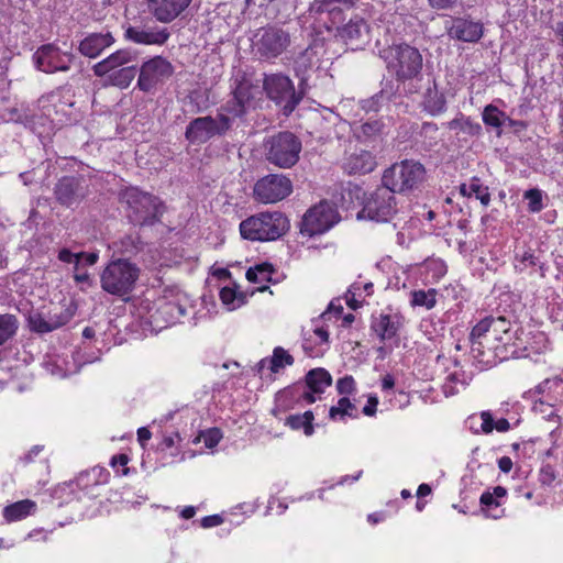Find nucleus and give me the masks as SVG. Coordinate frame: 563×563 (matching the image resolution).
I'll use <instances>...</instances> for the list:
<instances>
[{"label": "nucleus", "instance_id": "f257e3e1", "mask_svg": "<svg viewBox=\"0 0 563 563\" xmlns=\"http://www.w3.org/2000/svg\"><path fill=\"white\" fill-rule=\"evenodd\" d=\"M520 328L506 317L488 316L473 327V335L484 336L486 344L494 343L501 360L519 358L523 355Z\"/></svg>", "mask_w": 563, "mask_h": 563}, {"label": "nucleus", "instance_id": "f03ea898", "mask_svg": "<svg viewBox=\"0 0 563 563\" xmlns=\"http://www.w3.org/2000/svg\"><path fill=\"white\" fill-rule=\"evenodd\" d=\"M387 70L398 82L420 79L423 69L421 52L407 43L393 44L380 52Z\"/></svg>", "mask_w": 563, "mask_h": 563}, {"label": "nucleus", "instance_id": "7ed1b4c3", "mask_svg": "<svg viewBox=\"0 0 563 563\" xmlns=\"http://www.w3.org/2000/svg\"><path fill=\"white\" fill-rule=\"evenodd\" d=\"M289 230L288 218L279 211H265L240 223L241 236L250 241H275Z\"/></svg>", "mask_w": 563, "mask_h": 563}, {"label": "nucleus", "instance_id": "20e7f679", "mask_svg": "<svg viewBox=\"0 0 563 563\" xmlns=\"http://www.w3.org/2000/svg\"><path fill=\"white\" fill-rule=\"evenodd\" d=\"M122 200L128 205V218L134 225L151 227L161 221L164 205L152 194L131 187L122 192Z\"/></svg>", "mask_w": 563, "mask_h": 563}, {"label": "nucleus", "instance_id": "39448f33", "mask_svg": "<svg viewBox=\"0 0 563 563\" xmlns=\"http://www.w3.org/2000/svg\"><path fill=\"white\" fill-rule=\"evenodd\" d=\"M64 92H70L67 87H60L55 91H52L38 99L41 111L27 117L25 125L31 129L38 137H49L56 128V122H60L62 119L57 118L59 112L66 114L65 107H71L73 102H63L58 107L57 102L60 101Z\"/></svg>", "mask_w": 563, "mask_h": 563}, {"label": "nucleus", "instance_id": "423d86ee", "mask_svg": "<svg viewBox=\"0 0 563 563\" xmlns=\"http://www.w3.org/2000/svg\"><path fill=\"white\" fill-rule=\"evenodd\" d=\"M426 180L424 166L413 159H404L387 168L382 177L383 185L394 194H410L418 190Z\"/></svg>", "mask_w": 563, "mask_h": 563}, {"label": "nucleus", "instance_id": "0eeeda50", "mask_svg": "<svg viewBox=\"0 0 563 563\" xmlns=\"http://www.w3.org/2000/svg\"><path fill=\"white\" fill-rule=\"evenodd\" d=\"M263 148L265 159L269 164L279 168H290L299 161L302 143L292 132L284 131L266 137Z\"/></svg>", "mask_w": 563, "mask_h": 563}, {"label": "nucleus", "instance_id": "6e6552de", "mask_svg": "<svg viewBox=\"0 0 563 563\" xmlns=\"http://www.w3.org/2000/svg\"><path fill=\"white\" fill-rule=\"evenodd\" d=\"M140 276V268L126 258L111 261L100 275L101 288L114 296L130 294Z\"/></svg>", "mask_w": 563, "mask_h": 563}, {"label": "nucleus", "instance_id": "1a4fd4ad", "mask_svg": "<svg viewBox=\"0 0 563 563\" xmlns=\"http://www.w3.org/2000/svg\"><path fill=\"white\" fill-rule=\"evenodd\" d=\"M397 213L395 194L385 185L376 188L364 200L357 219H368L376 222H388Z\"/></svg>", "mask_w": 563, "mask_h": 563}, {"label": "nucleus", "instance_id": "9d476101", "mask_svg": "<svg viewBox=\"0 0 563 563\" xmlns=\"http://www.w3.org/2000/svg\"><path fill=\"white\" fill-rule=\"evenodd\" d=\"M263 88L267 97L282 109L285 115H289L301 100L291 79L283 74L265 75Z\"/></svg>", "mask_w": 563, "mask_h": 563}, {"label": "nucleus", "instance_id": "9b49d317", "mask_svg": "<svg viewBox=\"0 0 563 563\" xmlns=\"http://www.w3.org/2000/svg\"><path fill=\"white\" fill-rule=\"evenodd\" d=\"M340 219L333 203L321 201L305 213L301 221V232L309 236L322 234L334 227Z\"/></svg>", "mask_w": 563, "mask_h": 563}, {"label": "nucleus", "instance_id": "f8f14e48", "mask_svg": "<svg viewBox=\"0 0 563 563\" xmlns=\"http://www.w3.org/2000/svg\"><path fill=\"white\" fill-rule=\"evenodd\" d=\"M292 191L291 180L282 174H269L260 178L253 188L254 199L262 203H276Z\"/></svg>", "mask_w": 563, "mask_h": 563}, {"label": "nucleus", "instance_id": "ddd939ff", "mask_svg": "<svg viewBox=\"0 0 563 563\" xmlns=\"http://www.w3.org/2000/svg\"><path fill=\"white\" fill-rule=\"evenodd\" d=\"M228 132V120L218 117H199L189 122L186 126L185 137L191 144H205L214 136L225 135Z\"/></svg>", "mask_w": 563, "mask_h": 563}, {"label": "nucleus", "instance_id": "4468645a", "mask_svg": "<svg viewBox=\"0 0 563 563\" xmlns=\"http://www.w3.org/2000/svg\"><path fill=\"white\" fill-rule=\"evenodd\" d=\"M73 59L71 53L63 52L54 44H44L33 54L36 69L46 74L69 70Z\"/></svg>", "mask_w": 563, "mask_h": 563}, {"label": "nucleus", "instance_id": "2eb2a0df", "mask_svg": "<svg viewBox=\"0 0 563 563\" xmlns=\"http://www.w3.org/2000/svg\"><path fill=\"white\" fill-rule=\"evenodd\" d=\"M88 194V185L84 176H64L54 187L57 202L66 208L78 206Z\"/></svg>", "mask_w": 563, "mask_h": 563}, {"label": "nucleus", "instance_id": "dca6fc26", "mask_svg": "<svg viewBox=\"0 0 563 563\" xmlns=\"http://www.w3.org/2000/svg\"><path fill=\"white\" fill-rule=\"evenodd\" d=\"M174 73L173 65L162 56H155L143 63L140 68L137 87L144 92L151 91L155 86Z\"/></svg>", "mask_w": 563, "mask_h": 563}, {"label": "nucleus", "instance_id": "f3484780", "mask_svg": "<svg viewBox=\"0 0 563 563\" xmlns=\"http://www.w3.org/2000/svg\"><path fill=\"white\" fill-rule=\"evenodd\" d=\"M360 0H314L310 5V12L318 14L320 20H329L333 26L344 22L349 11L354 9Z\"/></svg>", "mask_w": 563, "mask_h": 563}, {"label": "nucleus", "instance_id": "a211bd4d", "mask_svg": "<svg viewBox=\"0 0 563 563\" xmlns=\"http://www.w3.org/2000/svg\"><path fill=\"white\" fill-rule=\"evenodd\" d=\"M289 42L287 32L271 26L262 31L254 47L260 57L271 59L279 56L287 48Z\"/></svg>", "mask_w": 563, "mask_h": 563}, {"label": "nucleus", "instance_id": "6ab92c4d", "mask_svg": "<svg viewBox=\"0 0 563 563\" xmlns=\"http://www.w3.org/2000/svg\"><path fill=\"white\" fill-rule=\"evenodd\" d=\"M251 102V88L247 85L240 84L232 92V98L222 104L217 113L218 119L228 120V131L231 130L235 119H242Z\"/></svg>", "mask_w": 563, "mask_h": 563}, {"label": "nucleus", "instance_id": "aec40b11", "mask_svg": "<svg viewBox=\"0 0 563 563\" xmlns=\"http://www.w3.org/2000/svg\"><path fill=\"white\" fill-rule=\"evenodd\" d=\"M446 32L452 40L476 43L484 35V25L481 21L474 20L470 15L455 16L452 18L450 25L446 26Z\"/></svg>", "mask_w": 563, "mask_h": 563}, {"label": "nucleus", "instance_id": "412c9836", "mask_svg": "<svg viewBox=\"0 0 563 563\" xmlns=\"http://www.w3.org/2000/svg\"><path fill=\"white\" fill-rule=\"evenodd\" d=\"M471 355L473 363L479 371H485L504 362L499 356V350H496L495 344H486L484 336L473 335V330L470 333Z\"/></svg>", "mask_w": 563, "mask_h": 563}, {"label": "nucleus", "instance_id": "4be33fe9", "mask_svg": "<svg viewBox=\"0 0 563 563\" xmlns=\"http://www.w3.org/2000/svg\"><path fill=\"white\" fill-rule=\"evenodd\" d=\"M339 33L353 49L362 47L369 41V26L366 21L358 15H351L349 22L339 29Z\"/></svg>", "mask_w": 563, "mask_h": 563}, {"label": "nucleus", "instance_id": "5701e85b", "mask_svg": "<svg viewBox=\"0 0 563 563\" xmlns=\"http://www.w3.org/2000/svg\"><path fill=\"white\" fill-rule=\"evenodd\" d=\"M170 33L167 29L139 26H129L125 30V37L136 44L142 45H163L169 38Z\"/></svg>", "mask_w": 563, "mask_h": 563}, {"label": "nucleus", "instance_id": "b1692460", "mask_svg": "<svg viewBox=\"0 0 563 563\" xmlns=\"http://www.w3.org/2000/svg\"><path fill=\"white\" fill-rule=\"evenodd\" d=\"M137 58L136 52L132 48H122L109 55L93 66V73L98 77H103L109 71L130 66Z\"/></svg>", "mask_w": 563, "mask_h": 563}, {"label": "nucleus", "instance_id": "393cba45", "mask_svg": "<svg viewBox=\"0 0 563 563\" xmlns=\"http://www.w3.org/2000/svg\"><path fill=\"white\" fill-rule=\"evenodd\" d=\"M192 0H162L152 10L153 16L161 23H170L179 18L191 4Z\"/></svg>", "mask_w": 563, "mask_h": 563}, {"label": "nucleus", "instance_id": "a878e982", "mask_svg": "<svg viewBox=\"0 0 563 563\" xmlns=\"http://www.w3.org/2000/svg\"><path fill=\"white\" fill-rule=\"evenodd\" d=\"M294 362V356L282 346H276L271 357H264L256 363L254 371L260 376H263L265 368H268L273 374H277L286 366H291Z\"/></svg>", "mask_w": 563, "mask_h": 563}, {"label": "nucleus", "instance_id": "bb28decb", "mask_svg": "<svg viewBox=\"0 0 563 563\" xmlns=\"http://www.w3.org/2000/svg\"><path fill=\"white\" fill-rule=\"evenodd\" d=\"M114 43L110 32L90 33L79 43V52L89 58L98 57L106 48Z\"/></svg>", "mask_w": 563, "mask_h": 563}, {"label": "nucleus", "instance_id": "cd10ccee", "mask_svg": "<svg viewBox=\"0 0 563 563\" xmlns=\"http://www.w3.org/2000/svg\"><path fill=\"white\" fill-rule=\"evenodd\" d=\"M371 328L382 342L390 340L398 333L400 317L382 312L378 316H373Z\"/></svg>", "mask_w": 563, "mask_h": 563}, {"label": "nucleus", "instance_id": "c85d7f7f", "mask_svg": "<svg viewBox=\"0 0 563 563\" xmlns=\"http://www.w3.org/2000/svg\"><path fill=\"white\" fill-rule=\"evenodd\" d=\"M514 268L517 273H523L528 268H534L539 272L541 277L545 276L547 271L545 264L541 262L540 257L530 247L525 249L522 252L517 251L515 253Z\"/></svg>", "mask_w": 563, "mask_h": 563}, {"label": "nucleus", "instance_id": "c756f323", "mask_svg": "<svg viewBox=\"0 0 563 563\" xmlns=\"http://www.w3.org/2000/svg\"><path fill=\"white\" fill-rule=\"evenodd\" d=\"M376 166L375 157L368 151L353 153L346 158L344 168L349 174H367Z\"/></svg>", "mask_w": 563, "mask_h": 563}, {"label": "nucleus", "instance_id": "7c9ffc66", "mask_svg": "<svg viewBox=\"0 0 563 563\" xmlns=\"http://www.w3.org/2000/svg\"><path fill=\"white\" fill-rule=\"evenodd\" d=\"M422 106L424 111L432 117H437L445 112L446 99L445 96L438 90L435 81L433 82V87H429L426 90Z\"/></svg>", "mask_w": 563, "mask_h": 563}, {"label": "nucleus", "instance_id": "2f4dec72", "mask_svg": "<svg viewBox=\"0 0 563 563\" xmlns=\"http://www.w3.org/2000/svg\"><path fill=\"white\" fill-rule=\"evenodd\" d=\"M332 377L324 368H313L306 375V387L317 394H323L325 388L331 386Z\"/></svg>", "mask_w": 563, "mask_h": 563}, {"label": "nucleus", "instance_id": "473e14b6", "mask_svg": "<svg viewBox=\"0 0 563 563\" xmlns=\"http://www.w3.org/2000/svg\"><path fill=\"white\" fill-rule=\"evenodd\" d=\"M137 68L135 65L121 67L107 73V84L120 89L128 88L135 78Z\"/></svg>", "mask_w": 563, "mask_h": 563}, {"label": "nucleus", "instance_id": "72a5a7b5", "mask_svg": "<svg viewBox=\"0 0 563 563\" xmlns=\"http://www.w3.org/2000/svg\"><path fill=\"white\" fill-rule=\"evenodd\" d=\"M143 242L139 234H126L113 243L114 252L126 257H132L143 250Z\"/></svg>", "mask_w": 563, "mask_h": 563}, {"label": "nucleus", "instance_id": "f704fd0d", "mask_svg": "<svg viewBox=\"0 0 563 563\" xmlns=\"http://www.w3.org/2000/svg\"><path fill=\"white\" fill-rule=\"evenodd\" d=\"M448 128L452 131H456V134L462 133L470 137H477L482 134V125L473 121L470 117H464L462 113L448 122Z\"/></svg>", "mask_w": 563, "mask_h": 563}, {"label": "nucleus", "instance_id": "c9c22d12", "mask_svg": "<svg viewBox=\"0 0 563 563\" xmlns=\"http://www.w3.org/2000/svg\"><path fill=\"white\" fill-rule=\"evenodd\" d=\"M35 508L36 505L34 501L25 499L7 506L3 509V516L7 519V521H16L31 515L35 510Z\"/></svg>", "mask_w": 563, "mask_h": 563}, {"label": "nucleus", "instance_id": "e433bc0d", "mask_svg": "<svg viewBox=\"0 0 563 563\" xmlns=\"http://www.w3.org/2000/svg\"><path fill=\"white\" fill-rule=\"evenodd\" d=\"M313 412L308 410L303 413L290 415L286 418L285 424L291 428L292 430H303V433L307 437H310L314 432L313 428Z\"/></svg>", "mask_w": 563, "mask_h": 563}, {"label": "nucleus", "instance_id": "4c0bfd02", "mask_svg": "<svg viewBox=\"0 0 563 563\" xmlns=\"http://www.w3.org/2000/svg\"><path fill=\"white\" fill-rule=\"evenodd\" d=\"M357 408L347 397H342L338 400L335 406H332L329 410V417L331 420L345 421L346 418H357Z\"/></svg>", "mask_w": 563, "mask_h": 563}, {"label": "nucleus", "instance_id": "58836bf2", "mask_svg": "<svg viewBox=\"0 0 563 563\" xmlns=\"http://www.w3.org/2000/svg\"><path fill=\"white\" fill-rule=\"evenodd\" d=\"M220 299L228 310L232 311L245 303V295L238 291L236 286H224L220 290Z\"/></svg>", "mask_w": 563, "mask_h": 563}, {"label": "nucleus", "instance_id": "ea45409f", "mask_svg": "<svg viewBox=\"0 0 563 563\" xmlns=\"http://www.w3.org/2000/svg\"><path fill=\"white\" fill-rule=\"evenodd\" d=\"M483 122L493 128H501L506 121L509 122V124H514V121L503 111H500L497 107L494 104H488L484 108L483 111Z\"/></svg>", "mask_w": 563, "mask_h": 563}, {"label": "nucleus", "instance_id": "a19ab883", "mask_svg": "<svg viewBox=\"0 0 563 563\" xmlns=\"http://www.w3.org/2000/svg\"><path fill=\"white\" fill-rule=\"evenodd\" d=\"M19 320L14 314L0 313V346L11 340L18 332Z\"/></svg>", "mask_w": 563, "mask_h": 563}, {"label": "nucleus", "instance_id": "79ce46f5", "mask_svg": "<svg viewBox=\"0 0 563 563\" xmlns=\"http://www.w3.org/2000/svg\"><path fill=\"white\" fill-rule=\"evenodd\" d=\"M410 305L412 307H423L428 310L437 305V290L430 288L428 290L419 289L410 294Z\"/></svg>", "mask_w": 563, "mask_h": 563}, {"label": "nucleus", "instance_id": "37998d69", "mask_svg": "<svg viewBox=\"0 0 563 563\" xmlns=\"http://www.w3.org/2000/svg\"><path fill=\"white\" fill-rule=\"evenodd\" d=\"M74 313L71 307L56 306L54 309L49 310L47 318L53 329L56 330L67 324L73 319Z\"/></svg>", "mask_w": 563, "mask_h": 563}, {"label": "nucleus", "instance_id": "c03bdc74", "mask_svg": "<svg viewBox=\"0 0 563 563\" xmlns=\"http://www.w3.org/2000/svg\"><path fill=\"white\" fill-rule=\"evenodd\" d=\"M532 411L548 421H554L558 427L561 424V418L556 415L554 402L538 398L532 405Z\"/></svg>", "mask_w": 563, "mask_h": 563}, {"label": "nucleus", "instance_id": "a18cd8bd", "mask_svg": "<svg viewBox=\"0 0 563 563\" xmlns=\"http://www.w3.org/2000/svg\"><path fill=\"white\" fill-rule=\"evenodd\" d=\"M373 283L367 282L364 284H361L358 282L353 283L346 294V302L352 309H357L360 307V301L356 299V297L362 296V291L366 294V296L372 295L373 292Z\"/></svg>", "mask_w": 563, "mask_h": 563}, {"label": "nucleus", "instance_id": "49530a36", "mask_svg": "<svg viewBox=\"0 0 563 563\" xmlns=\"http://www.w3.org/2000/svg\"><path fill=\"white\" fill-rule=\"evenodd\" d=\"M470 197H475L484 207L490 203V194L487 186H484L478 177H472L468 181Z\"/></svg>", "mask_w": 563, "mask_h": 563}, {"label": "nucleus", "instance_id": "de8ad7c7", "mask_svg": "<svg viewBox=\"0 0 563 563\" xmlns=\"http://www.w3.org/2000/svg\"><path fill=\"white\" fill-rule=\"evenodd\" d=\"M29 328L32 332L44 334L54 331L48 318L41 312H32L27 318Z\"/></svg>", "mask_w": 563, "mask_h": 563}, {"label": "nucleus", "instance_id": "09e8293b", "mask_svg": "<svg viewBox=\"0 0 563 563\" xmlns=\"http://www.w3.org/2000/svg\"><path fill=\"white\" fill-rule=\"evenodd\" d=\"M158 312L167 314L169 322L175 323L186 316V308L175 301H166L161 305Z\"/></svg>", "mask_w": 563, "mask_h": 563}, {"label": "nucleus", "instance_id": "8fccbe9b", "mask_svg": "<svg viewBox=\"0 0 563 563\" xmlns=\"http://www.w3.org/2000/svg\"><path fill=\"white\" fill-rule=\"evenodd\" d=\"M311 55V49H306L295 60V71L297 77L300 78L301 84L306 81L307 71L312 67Z\"/></svg>", "mask_w": 563, "mask_h": 563}, {"label": "nucleus", "instance_id": "3c124183", "mask_svg": "<svg viewBox=\"0 0 563 563\" xmlns=\"http://www.w3.org/2000/svg\"><path fill=\"white\" fill-rule=\"evenodd\" d=\"M563 384V379L560 377L547 378L538 384L533 389L529 390V395H543L547 394L550 400H555L550 396L553 389L559 388Z\"/></svg>", "mask_w": 563, "mask_h": 563}, {"label": "nucleus", "instance_id": "603ef678", "mask_svg": "<svg viewBox=\"0 0 563 563\" xmlns=\"http://www.w3.org/2000/svg\"><path fill=\"white\" fill-rule=\"evenodd\" d=\"M542 191L538 188L529 189L525 192V199L528 201L530 212H540L543 209Z\"/></svg>", "mask_w": 563, "mask_h": 563}, {"label": "nucleus", "instance_id": "864d4df0", "mask_svg": "<svg viewBox=\"0 0 563 563\" xmlns=\"http://www.w3.org/2000/svg\"><path fill=\"white\" fill-rule=\"evenodd\" d=\"M271 272H272V266L269 264L257 265L254 268L247 269L246 278L250 282L256 283L260 280L257 274H261V279H265Z\"/></svg>", "mask_w": 563, "mask_h": 563}, {"label": "nucleus", "instance_id": "5fc2aeb1", "mask_svg": "<svg viewBox=\"0 0 563 563\" xmlns=\"http://www.w3.org/2000/svg\"><path fill=\"white\" fill-rule=\"evenodd\" d=\"M336 390L340 395H351L355 391V380L351 375H345L336 382Z\"/></svg>", "mask_w": 563, "mask_h": 563}, {"label": "nucleus", "instance_id": "6e6d98bb", "mask_svg": "<svg viewBox=\"0 0 563 563\" xmlns=\"http://www.w3.org/2000/svg\"><path fill=\"white\" fill-rule=\"evenodd\" d=\"M203 443L208 449L217 446L222 439V433L218 428H211L202 433Z\"/></svg>", "mask_w": 563, "mask_h": 563}, {"label": "nucleus", "instance_id": "4d7b16f0", "mask_svg": "<svg viewBox=\"0 0 563 563\" xmlns=\"http://www.w3.org/2000/svg\"><path fill=\"white\" fill-rule=\"evenodd\" d=\"M383 130V123L378 120L366 121L361 125V132L363 135L367 137H373L378 135Z\"/></svg>", "mask_w": 563, "mask_h": 563}, {"label": "nucleus", "instance_id": "13d9d810", "mask_svg": "<svg viewBox=\"0 0 563 563\" xmlns=\"http://www.w3.org/2000/svg\"><path fill=\"white\" fill-rule=\"evenodd\" d=\"M58 260L63 263L74 264L75 269H78L80 265V255H78V253H73L68 249H62L58 252Z\"/></svg>", "mask_w": 563, "mask_h": 563}, {"label": "nucleus", "instance_id": "bf43d9fd", "mask_svg": "<svg viewBox=\"0 0 563 563\" xmlns=\"http://www.w3.org/2000/svg\"><path fill=\"white\" fill-rule=\"evenodd\" d=\"M429 5L434 10H452L462 3V0H428Z\"/></svg>", "mask_w": 563, "mask_h": 563}, {"label": "nucleus", "instance_id": "052dcab7", "mask_svg": "<svg viewBox=\"0 0 563 563\" xmlns=\"http://www.w3.org/2000/svg\"><path fill=\"white\" fill-rule=\"evenodd\" d=\"M427 268L433 272V278L440 279L446 274V265L441 260H432L427 262Z\"/></svg>", "mask_w": 563, "mask_h": 563}, {"label": "nucleus", "instance_id": "680f3d73", "mask_svg": "<svg viewBox=\"0 0 563 563\" xmlns=\"http://www.w3.org/2000/svg\"><path fill=\"white\" fill-rule=\"evenodd\" d=\"M382 99H383V97L380 95H375L374 97H372L369 99L363 100L362 109H364L367 112H369V111L377 112L379 110Z\"/></svg>", "mask_w": 563, "mask_h": 563}, {"label": "nucleus", "instance_id": "e2e57ef3", "mask_svg": "<svg viewBox=\"0 0 563 563\" xmlns=\"http://www.w3.org/2000/svg\"><path fill=\"white\" fill-rule=\"evenodd\" d=\"M481 419H482V431L484 433H490L494 428H495V421L493 419V416L490 415L489 411H483L481 413Z\"/></svg>", "mask_w": 563, "mask_h": 563}, {"label": "nucleus", "instance_id": "0e129e2a", "mask_svg": "<svg viewBox=\"0 0 563 563\" xmlns=\"http://www.w3.org/2000/svg\"><path fill=\"white\" fill-rule=\"evenodd\" d=\"M481 505L484 508L492 509L499 506L498 500L495 498V496L490 492H484L479 498Z\"/></svg>", "mask_w": 563, "mask_h": 563}, {"label": "nucleus", "instance_id": "69168bd1", "mask_svg": "<svg viewBox=\"0 0 563 563\" xmlns=\"http://www.w3.org/2000/svg\"><path fill=\"white\" fill-rule=\"evenodd\" d=\"M222 522H223V519L221 516L211 515V516H206L202 518L201 526L203 528H212V527L220 526Z\"/></svg>", "mask_w": 563, "mask_h": 563}, {"label": "nucleus", "instance_id": "338daca9", "mask_svg": "<svg viewBox=\"0 0 563 563\" xmlns=\"http://www.w3.org/2000/svg\"><path fill=\"white\" fill-rule=\"evenodd\" d=\"M456 374H451L448 376L446 382L443 385V393L445 396H453L457 393V389L453 386V383L456 382Z\"/></svg>", "mask_w": 563, "mask_h": 563}, {"label": "nucleus", "instance_id": "774afa93", "mask_svg": "<svg viewBox=\"0 0 563 563\" xmlns=\"http://www.w3.org/2000/svg\"><path fill=\"white\" fill-rule=\"evenodd\" d=\"M377 405H378V399L376 396H371L367 400V404L364 406L363 408V413L365 416H368V417H372L375 415L376 412V408H377Z\"/></svg>", "mask_w": 563, "mask_h": 563}]
</instances>
